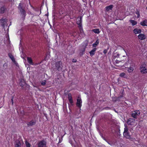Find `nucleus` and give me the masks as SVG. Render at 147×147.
I'll use <instances>...</instances> for the list:
<instances>
[{
  "instance_id": "nucleus-1",
  "label": "nucleus",
  "mask_w": 147,
  "mask_h": 147,
  "mask_svg": "<svg viewBox=\"0 0 147 147\" xmlns=\"http://www.w3.org/2000/svg\"><path fill=\"white\" fill-rule=\"evenodd\" d=\"M88 41L86 40L82 43L80 46L79 53V55L80 56H82L84 53L85 49L86 47L88 45Z\"/></svg>"
},
{
  "instance_id": "nucleus-2",
  "label": "nucleus",
  "mask_w": 147,
  "mask_h": 147,
  "mask_svg": "<svg viewBox=\"0 0 147 147\" xmlns=\"http://www.w3.org/2000/svg\"><path fill=\"white\" fill-rule=\"evenodd\" d=\"M82 17L80 16L79 18H78L77 19V24L78 25V27L79 28L80 32V36L81 35L82 37H83L84 35V33L83 29L82 27Z\"/></svg>"
},
{
  "instance_id": "nucleus-3",
  "label": "nucleus",
  "mask_w": 147,
  "mask_h": 147,
  "mask_svg": "<svg viewBox=\"0 0 147 147\" xmlns=\"http://www.w3.org/2000/svg\"><path fill=\"white\" fill-rule=\"evenodd\" d=\"M18 8L20 10L21 14L22 15L24 20V19L26 15V12L24 9L23 8L22 5L21 3L19 4Z\"/></svg>"
},
{
  "instance_id": "nucleus-4",
  "label": "nucleus",
  "mask_w": 147,
  "mask_h": 147,
  "mask_svg": "<svg viewBox=\"0 0 147 147\" xmlns=\"http://www.w3.org/2000/svg\"><path fill=\"white\" fill-rule=\"evenodd\" d=\"M55 67L58 71H61L63 67L62 62L61 61L57 62L55 64Z\"/></svg>"
},
{
  "instance_id": "nucleus-5",
  "label": "nucleus",
  "mask_w": 147,
  "mask_h": 147,
  "mask_svg": "<svg viewBox=\"0 0 147 147\" xmlns=\"http://www.w3.org/2000/svg\"><path fill=\"white\" fill-rule=\"evenodd\" d=\"M82 101L81 99L79 97H78L77 99L76 105L77 107L80 109L82 106Z\"/></svg>"
},
{
  "instance_id": "nucleus-6",
  "label": "nucleus",
  "mask_w": 147,
  "mask_h": 147,
  "mask_svg": "<svg viewBox=\"0 0 147 147\" xmlns=\"http://www.w3.org/2000/svg\"><path fill=\"white\" fill-rule=\"evenodd\" d=\"M38 147H46V142L44 140L40 141L38 143Z\"/></svg>"
},
{
  "instance_id": "nucleus-7",
  "label": "nucleus",
  "mask_w": 147,
  "mask_h": 147,
  "mask_svg": "<svg viewBox=\"0 0 147 147\" xmlns=\"http://www.w3.org/2000/svg\"><path fill=\"white\" fill-rule=\"evenodd\" d=\"M140 72L142 74H145L147 73V69L144 66V65H141L140 67Z\"/></svg>"
},
{
  "instance_id": "nucleus-8",
  "label": "nucleus",
  "mask_w": 147,
  "mask_h": 147,
  "mask_svg": "<svg viewBox=\"0 0 147 147\" xmlns=\"http://www.w3.org/2000/svg\"><path fill=\"white\" fill-rule=\"evenodd\" d=\"M135 65V64L134 63L131 62L130 63V65L129 67H125L128 68L127 71L129 73H131L134 70V67Z\"/></svg>"
},
{
  "instance_id": "nucleus-9",
  "label": "nucleus",
  "mask_w": 147,
  "mask_h": 147,
  "mask_svg": "<svg viewBox=\"0 0 147 147\" xmlns=\"http://www.w3.org/2000/svg\"><path fill=\"white\" fill-rule=\"evenodd\" d=\"M36 121L35 119H33L30 122L27 123V125L28 126H31L34 125L36 123Z\"/></svg>"
},
{
  "instance_id": "nucleus-10",
  "label": "nucleus",
  "mask_w": 147,
  "mask_h": 147,
  "mask_svg": "<svg viewBox=\"0 0 147 147\" xmlns=\"http://www.w3.org/2000/svg\"><path fill=\"white\" fill-rule=\"evenodd\" d=\"M8 56L11 59L13 63L15 64H16V61L13 56L12 55V54L11 53H9L8 54Z\"/></svg>"
},
{
  "instance_id": "nucleus-11",
  "label": "nucleus",
  "mask_w": 147,
  "mask_h": 147,
  "mask_svg": "<svg viewBox=\"0 0 147 147\" xmlns=\"http://www.w3.org/2000/svg\"><path fill=\"white\" fill-rule=\"evenodd\" d=\"M7 9L6 7L3 5L0 8V13L1 14H3L7 11Z\"/></svg>"
},
{
  "instance_id": "nucleus-12",
  "label": "nucleus",
  "mask_w": 147,
  "mask_h": 147,
  "mask_svg": "<svg viewBox=\"0 0 147 147\" xmlns=\"http://www.w3.org/2000/svg\"><path fill=\"white\" fill-rule=\"evenodd\" d=\"M134 112V113H132L131 116L134 118H136L137 116L139 115L140 114V112L139 111H135Z\"/></svg>"
},
{
  "instance_id": "nucleus-13",
  "label": "nucleus",
  "mask_w": 147,
  "mask_h": 147,
  "mask_svg": "<svg viewBox=\"0 0 147 147\" xmlns=\"http://www.w3.org/2000/svg\"><path fill=\"white\" fill-rule=\"evenodd\" d=\"M123 135L126 139H131V136L129 135V132H126L125 133H123Z\"/></svg>"
},
{
  "instance_id": "nucleus-14",
  "label": "nucleus",
  "mask_w": 147,
  "mask_h": 147,
  "mask_svg": "<svg viewBox=\"0 0 147 147\" xmlns=\"http://www.w3.org/2000/svg\"><path fill=\"white\" fill-rule=\"evenodd\" d=\"M68 98L69 102L72 104L73 103V101L72 98L71 96V93H69L68 95Z\"/></svg>"
},
{
  "instance_id": "nucleus-15",
  "label": "nucleus",
  "mask_w": 147,
  "mask_h": 147,
  "mask_svg": "<svg viewBox=\"0 0 147 147\" xmlns=\"http://www.w3.org/2000/svg\"><path fill=\"white\" fill-rule=\"evenodd\" d=\"M138 38L140 40H143L146 39V36L143 34H140L138 36Z\"/></svg>"
},
{
  "instance_id": "nucleus-16",
  "label": "nucleus",
  "mask_w": 147,
  "mask_h": 147,
  "mask_svg": "<svg viewBox=\"0 0 147 147\" xmlns=\"http://www.w3.org/2000/svg\"><path fill=\"white\" fill-rule=\"evenodd\" d=\"M21 144L20 141L18 140H16L15 142V147H21Z\"/></svg>"
},
{
  "instance_id": "nucleus-17",
  "label": "nucleus",
  "mask_w": 147,
  "mask_h": 147,
  "mask_svg": "<svg viewBox=\"0 0 147 147\" xmlns=\"http://www.w3.org/2000/svg\"><path fill=\"white\" fill-rule=\"evenodd\" d=\"M19 84L20 86L23 87L25 84L24 80L22 79H21L20 81Z\"/></svg>"
},
{
  "instance_id": "nucleus-18",
  "label": "nucleus",
  "mask_w": 147,
  "mask_h": 147,
  "mask_svg": "<svg viewBox=\"0 0 147 147\" xmlns=\"http://www.w3.org/2000/svg\"><path fill=\"white\" fill-rule=\"evenodd\" d=\"M135 121V120L134 119L131 118H129L128 119L127 121V124L128 125H131V123Z\"/></svg>"
},
{
  "instance_id": "nucleus-19",
  "label": "nucleus",
  "mask_w": 147,
  "mask_h": 147,
  "mask_svg": "<svg viewBox=\"0 0 147 147\" xmlns=\"http://www.w3.org/2000/svg\"><path fill=\"white\" fill-rule=\"evenodd\" d=\"M134 32L136 34H139L141 32V30L140 29L136 28L134 29Z\"/></svg>"
},
{
  "instance_id": "nucleus-20",
  "label": "nucleus",
  "mask_w": 147,
  "mask_h": 147,
  "mask_svg": "<svg viewBox=\"0 0 147 147\" xmlns=\"http://www.w3.org/2000/svg\"><path fill=\"white\" fill-rule=\"evenodd\" d=\"M140 24L142 26H147V20H143V21L141 22L140 23Z\"/></svg>"
},
{
  "instance_id": "nucleus-21",
  "label": "nucleus",
  "mask_w": 147,
  "mask_h": 147,
  "mask_svg": "<svg viewBox=\"0 0 147 147\" xmlns=\"http://www.w3.org/2000/svg\"><path fill=\"white\" fill-rule=\"evenodd\" d=\"M27 60L28 62L30 64L32 65H33V63L32 58L30 57H28L27 58Z\"/></svg>"
},
{
  "instance_id": "nucleus-22",
  "label": "nucleus",
  "mask_w": 147,
  "mask_h": 147,
  "mask_svg": "<svg viewBox=\"0 0 147 147\" xmlns=\"http://www.w3.org/2000/svg\"><path fill=\"white\" fill-rule=\"evenodd\" d=\"M113 6V5H111L109 6L106 7V10L107 11H109L110 10H112Z\"/></svg>"
},
{
  "instance_id": "nucleus-23",
  "label": "nucleus",
  "mask_w": 147,
  "mask_h": 147,
  "mask_svg": "<svg viewBox=\"0 0 147 147\" xmlns=\"http://www.w3.org/2000/svg\"><path fill=\"white\" fill-rule=\"evenodd\" d=\"M1 25L2 26L4 27L5 23V20L3 19H1L0 20Z\"/></svg>"
},
{
  "instance_id": "nucleus-24",
  "label": "nucleus",
  "mask_w": 147,
  "mask_h": 147,
  "mask_svg": "<svg viewBox=\"0 0 147 147\" xmlns=\"http://www.w3.org/2000/svg\"><path fill=\"white\" fill-rule=\"evenodd\" d=\"M99 40L98 39H97L95 43L92 44V46L94 47H96V46L99 43Z\"/></svg>"
},
{
  "instance_id": "nucleus-25",
  "label": "nucleus",
  "mask_w": 147,
  "mask_h": 147,
  "mask_svg": "<svg viewBox=\"0 0 147 147\" xmlns=\"http://www.w3.org/2000/svg\"><path fill=\"white\" fill-rule=\"evenodd\" d=\"M129 22H130L131 23L132 26H134L135 25H136L137 24V22L136 21L134 20H130Z\"/></svg>"
},
{
  "instance_id": "nucleus-26",
  "label": "nucleus",
  "mask_w": 147,
  "mask_h": 147,
  "mask_svg": "<svg viewBox=\"0 0 147 147\" xmlns=\"http://www.w3.org/2000/svg\"><path fill=\"white\" fill-rule=\"evenodd\" d=\"M92 32H94L95 33L99 34L100 31L99 29H92Z\"/></svg>"
},
{
  "instance_id": "nucleus-27",
  "label": "nucleus",
  "mask_w": 147,
  "mask_h": 147,
  "mask_svg": "<svg viewBox=\"0 0 147 147\" xmlns=\"http://www.w3.org/2000/svg\"><path fill=\"white\" fill-rule=\"evenodd\" d=\"M120 130L119 129L118 131H116L115 133L117 135V137H120L121 136V134L120 133Z\"/></svg>"
},
{
  "instance_id": "nucleus-28",
  "label": "nucleus",
  "mask_w": 147,
  "mask_h": 147,
  "mask_svg": "<svg viewBox=\"0 0 147 147\" xmlns=\"http://www.w3.org/2000/svg\"><path fill=\"white\" fill-rule=\"evenodd\" d=\"M125 128H124V130L123 133H125L126 132H128V129L127 127V126L125 125Z\"/></svg>"
},
{
  "instance_id": "nucleus-29",
  "label": "nucleus",
  "mask_w": 147,
  "mask_h": 147,
  "mask_svg": "<svg viewBox=\"0 0 147 147\" xmlns=\"http://www.w3.org/2000/svg\"><path fill=\"white\" fill-rule=\"evenodd\" d=\"M123 97V96L122 95H121L120 96H118L116 98V101H119L120 100V98Z\"/></svg>"
},
{
  "instance_id": "nucleus-30",
  "label": "nucleus",
  "mask_w": 147,
  "mask_h": 147,
  "mask_svg": "<svg viewBox=\"0 0 147 147\" xmlns=\"http://www.w3.org/2000/svg\"><path fill=\"white\" fill-rule=\"evenodd\" d=\"M46 82L45 80H44V81H42L41 82V84L43 86H44L46 84Z\"/></svg>"
},
{
  "instance_id": "nucleus-31",
  "label": "nucleus",
  "mask_w": 147,
  "mask_h": 147,
  "mask_svg": "<svg viewBox=\"0 0 147 147\" xmlns=\"http://www.w3.org/2000/svg\"><path fill=\"white\" fill-rule=\"evenodd\" d=\"M136 13L137 14L138 16H137V18H139L140 17V13H139V12L137 10H137H136Z\"/></svg>"
},
{
  "instance_id": "nucleus-32",
  "label": "nucleus",
  "mask_w": 147,
  "mask_h": 147,
  "mask_svg": "<svg viewBox=\"0 0 147 147\" xmlns=\"http://www.w3.org/2000/svg\"><path fill=\"white\" fill-rule=\"evenodd\" d=\"M125 75V74L124 73H121L120 75L119 76L120 77H124L125 78V77H124V76Z\"/></svg>"
},
{
  "instance_id": "nucleus-33",
  "label": "nucleus",
  "mask_w": 147,
  "mask_h": 147,
  "mask_svg": "<svg viewBox=\"0 0 147 147\" xmlns=\"http://www.w3.org/2000/svg\"><path fill=\"white\" fill-rule=\"evenodd\" d=\"M77 33L75 31L73 32L72 34V36L74 37H75L77 35Z\"/></svg>"
},
{
  "instance_id": "nucleus-34",
  "label": "nucleus",
  "mask_w": 147,
  "mask_h": 147,
  "mask_svg": "<svg viewBox=\"0 0 147 147\" xmlns=\"http://www.w3.org/2000/svg\"><path fill=\"white\" fill-rule=\"evenodd\" d=\"M108 144L110 145H113L115 144V143L114 142L111 141L108 142Z\"/></svg>"
},
{
  "instance_id": "nucleus-35",
  "label": "nucleus",
  "mask_w": 147,
  "mask_h": 147,
  "mask_svg": "<svg viewBox=\"0 0 147 147\" xmlns=\"http://www.w3.org/2000/svg\"><path fill=\"white\" fill-rule=\"evenodd\" d=\"M26 147H30V144L29 143L26 142Z\"/></svg>"
},
{
  "instance_id": "nucleus-36",
  "label": "nucleus",
  "mask_w": 147,
  "mask_h": 147,
  "mask_svg": "<svg viewBox=\"0 0 147 147\" xmlns=\"http://www.w3.org/2000/svg\"><path fill=\"white\" fill-rule=\"evenodd\" d=\"M13 96H12L11 97V104H12V105H13Z\"/></svg>"
},
{
  "instance_id": "nucleus-37",
  "label": "nucleus",
  "mask_w": 147,
  "mask_h": 147,
  "mask_svg": "<svg viewBox=\"0 0 147 147\" xmlns=\"http://www.w3.org/2000/svg\"><path fill=\"white\" fill-rule=\"evenodd\" d=\"M96 50V48H94L92 49V55H94V52H95Z\"/></svg>"
},
{
  "instance_id": "nucleus-38",
  "label": "nucleus",
  "mask_w": 147,
  "mask_h": 147,
  "mask_svg": "<svg viewBox=\"0 0 147 147\" xmlns=\"http://www.w3.org/2000/svg\"><path fill=\"white\" fill-rule=\"evenodd\" d=\"M112 100L113 101L116 102V98L114 97L112 98Z\"/></svg>"
},
{
  "instance_id": "nucleus-39",
  "label": "nucleus",
  "mask_w": 147,
  "mask_h": 147,
  "mask_svg": "<svg viewBox=\"0 0 147 147\" xmlns=\"http://www.w3.org/2000/svg\"><path fill=\"white\" fill-rule=\"evenodd\" d=\"M77 61V60L76 59H73L72 60V62L73 63H75Z\"/></svg>"
},
{
  "instance_id": "nucleus-40",
  "label": "nucleus",
  "mask_w": 147,
  "mask_h": 147,
  "mask_svg": "<svg viewBox=\"0 0 147 147\" xmlns=\"http://www.w3.org/2000/svg\"><path fill=\"white\" fill-rule=\"evenodd\" d=\"M107 49H105L103 51V53L105 54H106L107 52Z\"/></svg>"
},
{
  "instance_id": "nucleus-41",
  "label": "nucleus",
  "mask_w": 147,
  "mask_h": 147,
  "mask_svg": "<svg viewBox=\"0 0 147 147\" xmlns=\"http://www.w3.org/2000/svg\"><path fill=\"white\" fill-rule=\"evenodd\" d=\"M102 137L104 139V140H105L107 143H108V142H109V141H108V140L106 139H105L104 137H103L102 136Z\"/></svg>"
},
{
  "instance_id": "nucleus-42",
  "label": "nucleus",
  "mask_w": 147,
  "mask_h": 147,
  "mask_svg": "<svg viewBox=\"0 0 147 147\" xmlns=\"http://www.w3.org/2000/svg\"><path fill=\"white\" fill-rule=\"evenodd\" d=\"M119 54H117L116 55H115V56H114V57H119Z\"/></svg>"
},
{
  "instance_id": "nucleus-43",
  "label": "nucleus",
  "mask_w": 147,
  "mask_h": 147,
  "mask_svg": "<svg viewBox=\"0 0 147 147\" xmlns=\"http://www.w3.org/2000/svg\"><path fill=\"white\" fill-rule=\"evenodd\" d=\"M90 54L91 56H92V50H91L90 52Z\"/></svg>"
},
{
  "instance_id": "nucleus-44",
  "label": "nucleus",
  "mask_w": 147,
  "mask_h": 147,
  "mask_svg": "<svg viewBox=\"0 0 147 147\" xmlns=\"http://www.w3.org/2000/svg\"><path fill=\"white\" fill-rule=\"evenodd\" d=\"M105 109H110L111 108L109 107H105Z\"/></svg>"
},
{
  "instance_id": "nucleus-45",
  "label": "nucleus",
  "mask_w": 147,
  "mask_h": 147,
  "mask_svg": "<svg viewBox=\"0 0 147 147\" xmlns=\"http://www.w3.org/2000/svg\"><path fill=\"white\" fill-rule=\"evenodd\" d=\"M119 61H118V60H117V61H116V63H119Z\"/></svg>"
},
{
  "instance_id": "nucleus-46",
  "label": "nucleus",
  "mask_w": 147,
  "mask_h": 147,
  "mask_svg": "<svg viewBox=\"0 0 147 147\" xmlns=\"http://www.w3.org/2000/svg\"><path fill=\"white\" fill-rule=\"evenodd\" d=\"M92 120V118L90 119V124L91 125V121Z\"/></svg>"
},
{
  "instance_id": "nucleus-47",
  "label": "nucleus",
  "mask_w": 147,
  "mask_h": 147,
  "mask_svg": "<svg viewBox=\"0 0 147 147\" xmlns=\"http://www.w3.org/2000/svg\"><path fill=\"white\" fill-rule=\"evenodd\" d=\"M123 49L126 52V51H125V49Z\"/></svg>"
},
{
  "instance_id": "nucleus-48",
  "label": "nucleus",
  "mask_w": 147,
  "mask_h": 147,
  "mask_svg": "<svg viewBox=\"0 0 147 147\" xmlns=\"http://www.w3.org/2000/svg\"><path fill=\"white\" fill-rule=\"evenodd\" d=\"M127 64V63H126V64L125 65V66H126V64Z\"/></svg>"
},
{
  "instance_id": "nucleus-49",
  "label": "nucleus",
  "mask_w": 147,
  "mask_h": 147,
  "mask_svg": "<svg viewBox=\"0 0 147 147\" xmlns=\"http://www.w3.org/2000/svg\"><path fill=\"white\" fill-rule=\"evenodd\" d=\"M102 101H103V102H104V101H105V100H103Z\"/></svg>"
},
{
  "instance_id": "nucleus-50",
  "label": "nucleus",
  "mask_w": 147,
  "mask_h": 147,
  "mask_svg": "<svg viewBox=\"0 0 147 147\" xmlns=\"http://www.w3.org/2000/svg\"><path fill=\"white\" fill-rule=\"evenodd\" d=\"M146 9L147 10V7H146Z\"/></svg>"
}]
</instances>
